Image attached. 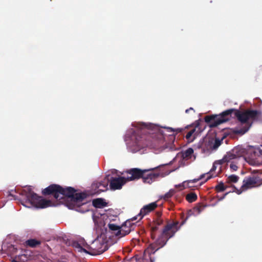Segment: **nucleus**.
Instances as JSON below:
<instances>
[{"mask_svg": "<svg viewBox=\"0 0 262 262\" xmlns=\"http://www.w3.org/2000/svg\"><path fill=\"white\" fill-rule=\"evenodd\" d=\"M21 194L25 198V200L21 202V204L26 207L45 208L52 206V201L38 196L32 191L30 187H28L23 190Z\"/></svg>", "mask_w": 262, "mask_h": 262, "instance_id": "nucleus-4", "label": "nucleus"}, {"mask_svg": "<svg viewBox=\"0 0 262 262\" xmlns=\"http://www.w3.org/2000/svg\"><path fill=\"white\" fill-rule=\"evenodd\" d=\"M93 205L95 208H102L107 206V203L102 198H98L93 200Z\"/></svg>", "mask_w": 262, "mask_h": 262, "instance_id": "nucleus-16", "label": "nucleus"}, {"mask_svg": "<svg viewBox=\"0 0 262 262\" xmlns=\"http://www.w3.org/2000/svg\"><path fill=\"white\" fill-rule=\"evenodd\" d=\"M27 246L34 248L40 244V242L35 239H30L25 242Z\"/></svg>", "mask_w": 262, "mask_h": 262, "instance_id": "nucleus-18", "label": "nucleus"}, {"mask_svg": "<svg viewBox=\"0 0 262 262\" xmlns=\"http://www.w3.org/2000/svg\"><path fill=\"white\" fill-rule=\"evenodd\" d=\"M228 193L229 192H227L225 194H224L223 196H222L220 199H219V200L221 201V200H223L225 198V196L228 194Z\"/></svg>", "mask_w": 262, "mask_h": 262, "instance_id": "nucleus-35", "label": "nucleus"}, {"mask_svg": "<svg viewBox=\"0 0 262 262\" xmlns=\"http://www.w3.org/2000/svg\"><path fill=\"white\" fill-rule=\"evenodd\" d=\"M239 179V178L238 176L234 174H231L227 178L226 182L229 184L235 183L238 181Z\"/></svg>", "mask_w": 262, "mask_h": 262, "instance_id": "nucleus-23", "label": "nucleus"}, {"mask_svg": "<svg viewBox=\"0 0 262 262\" xmlns=\"http://www.w3.org/2000/svg\"><path fill=\"white\" fill-rule=\"evenodd\" d=\"M222 141L219 139H215L213 144V148L216 149L221 144Z\"/></svg>", "mask_w": 262, "mask_h": 262, "instance_id": "nucleus-29", "label": "nucleus"}, {"mask_svg": "<svg viewBox=\"0 0 262 262\" xmlns=\"http://www.w3.org/2000/svg\"><path fill=\"white\" fill-rule=\"evenodd\" d=\"M76 245L75 247L80 249L79 251L91 255L100 254L107 250L106 244L98 239H95L90 245L87 246L88 250L83 248L78 243Z\"/></svg>", "mask_w": 262, "mask_h": 262, "instance_id": "nucleus-6", "label": "nucleus"}, {"mask_svg": "<svg viewBox=\"0 0 262 262\" xmlns=\"http://www.w3.org/2000/svg\"><path fill=\"white\" fill-rule=\"evenodd\" d=\"M238 158L235 154L233 152L232 150L230 151L227 152L226 155L224 156L223 158L219 161V164L222 165L224 163L230 162L231 160L236 159Z\"/></svg>", "mask_w": 262, "mask_h": 262, "instance_id": "nucleus-15", "label": "nucleus"}, {"mask_svg": "<svg viewBox=\"0 0 262 262\" xmlns=\"http://www.w3.org/2000/svg\"><path fill=\"white\" fill-rule=\"evenodd\" d=\"M205 208L204 206H199L194 208V210L198 211L200 213Z\"/></svg>", "mask_w": 262, "mask_h": 262, "instance_id": "nucleus-31", "label": "nucleus"}, {"mask_svg": "<svg viewBox=\"0 0 262 262\" xmlns=\"http://www.w3.org/2000/svg\"><path fill=\"white\" fill-rule=\"evenodd\" d=\"M262 156V150L258 147L248 146L246 147L245 157L251 160H253L257 157Z\"/></svg>", "mask_w": 262, "mask_h": 262, "instance_id": "nucleus-10", "label": "nucleus"}, {"mask_svg": "<svg viewBox=\"0 0 262 262\" xmlns=\"http://www.w3.org/2000/svg\"><path fill=\"white\" fill-rule=\"evenodd\" d=\"M108 227L110 230L113 231H116V232H117L118 231L120 230V229H121V227H120L119 226L111 223L108 224Z\"/></svg>", "mask_w": 262, "mask_h": 262, "instance_id": "nucleus-26", "label": "nucleus"}, {"mask_svg": "<svg viewBox=\"0 0 262 262\" xmlns=\"http://www.w3.org/2000/svg\"><path fill=\"white\" fill-rule=\"evenodd\" d=\"M198 126V124L197 125L195 126V127H192L189 132L190 133H191V134H192L193 136L194 135H195V136L196 135V134H195V132H196V127H197Z\"/></svg>", "mask_w": 262, "mask_h": 262, "instance_id": "nucleus-32", "label": "nucleus"}, {"mask_svg": "<svg viewBox=\"0 0 262 262\" xmlns=\"http://www.w3.org/2000/svg\"><path fill=\"white\" fill-rule=\"evenodd\" d=\"M215 164H216V162H215V163L213 164V166H212V167L211 169V170H210V172H212V171H214V170H215L216 169V166H215Z\"/></svg>", "mask_w": 262, "mask_h": 262, "instance_id": "nucleus-34", "label": "nucleus"}, {"mask_svg": "<svg viewBox=\"0 0 262 262\" xmlns=\"http://www.w3.org/2000/svg\"><path fill=\"white\" fill-rule=\"evenodd\" d=\"M261 184L262 182L260 181V178L259 177L252 175L244 178L243 185L240 189H236L235 186H233V188L236 189V193L239 194L244 191L252 188L258 187Z\"/></svg>", "mask_w": 262, "mask_h": 262, "instance_id": "nucleus-7", "label": "nucleus"}, {"mask_svg": "<svg viewBox=\"0 0 262 262\" xmlns=\"http://www.w3.org/2000/svg\"><path fill=\"white\" fill-rule=\"evenodd\" d=\"M249 129V127H243L242 128H235L233 130V132L235 134H239V135H244L245 134Z\"/></svg>", "mask_w": 262, "mask_h": 262, "instance_id": "nucleus-24", "label": "nucleus"}, {"mask_svg": "<svg viewBox=\"0 0 262 262\" xmlns=\"http://www.w3.org/2000/svg\"><path fill=\"white\" fill-rule=\"evenodd\" d=\"M133 225L130 221H126L121 227L120 230H118L117 232H115V234L117 236L123 237L126 235L128 234L131 230V228Z\"/></svg>", "mask_w": 262, "mask_h": 262, "instance_id": "nucleus-13", "label": "nucleus"}, {"mask_svg": "<svg viewBox=\"0 0 262 262\" xmlns=\"http://www.w3.org/2000/svg\"><path fill=\"white\" fill-rule=\"evenodd\" d=\"M193 153V149L192 148H188L182 153V157L185 159H189L191 158Z\"/></svg>", "mask_w": 262, "mask_h": 262, "instance_id": "nucleus-21", "label": "nucleus"}, {"mask_svg": "<svg viewBox=\"0 0 262 262\" xmlns=\"http://www.w3.org/2000/svg\"><path fill=\"white\" fill-rule=\"evenodd\" d=\"M73 187L63 188L57 184H51L42 191L44 195H52L56 200L66 198L70 201L69 207L75 208L77 211L84 213L90 210V204L85 201L87 194L84 192L76 193Z\"/></svg>", "mask_w": 262, "mask_h": 262, "instance_id": "nucleus-1", "label": "nucleus"}, {"mask_svg": "<svg viewBox=\"0 0 262 262\" xmlns=\"http://www.w3.org/2000/svg\"><path fill=\"white\" fill-rule=\"evenodd\" d=\"M232 150L233 152L235 154L238 158L243 156H245L246 147H243L242 146H237Z\"/></svg>", "mask_w": 262, "mask_h": 262, "instance_id": "nucleus-17", "label": "nucleus"}, {"mask_svg": "<svg viewBox=\"0 0 262 262\" xmlns=\"http://www.w3.org/2000/svg\"><path fill=\"white\" fill-rule=\"evenodd\" d=\"M185 138L188 141L192 142L195 138V135H194V136H193V135L191 134V133L188 132L186 134Z\"/></svg>", "mask_w": 262, "mask_h": 262, "instance_id": "nucleus-27", "label": "nucleus"}, {"mask_svg": "<svg viewBox=\"0 0 262 262\" xmlns=\"http://www.w3.org/2000/svg\"><path fill=\"white\" fill-rule=\"evenodd\" d=\"M164 165H161V166L159 167L158 169H155V170H158L159 168L163 166ZM154 171H155V170H154ZM152 171L153 170L144 172L143 177H142V179L144 183L151 184L159 177V172Z\"/></svg>", "mask_w": 262, "mask_h": 262, "instance_id": "nucleus-11", "label": "nucleus"}, {"mask_svg": "<svg viewBox=\"0 0 262 262\" xmlns=\"http://www.w3.org/2000/svg\"><path fill=\"white\" fill-rule=\"evenodd\" d=\"M207 175H208V177H207V179H206V181L208 180L209 179H210V178H212V176L210 174V173H207Z\"/></svg>", "mask_w": 262, "mask_h": 262, "instance_id": "nucleus-36", "label": "nucleus"}, {"mask_svg": "<svg viewBox=\"0 0 262 262\" xmlns=\"http://www.w3.org/2000/svg\"><path fill=\"white\" fill-rule=\"evenodd\" d=\"M186 200L189 203H192L197 200V195L194 192H190L186 196Z\"/></svg>", "mask_w": 262, "mask_h": 262, "instance_id": "nucleus-22", "label": "nucleus"}, {"mask_svg": "<svg viewBox=\"0 0 262 262\" xmlns=\"http://www.w3.org/2000/svg\"><path fill=\"white\" fill-rule=\"evenodd\" d=\"M192 127V125H187L186 127H185L184 128H172L171 127H165V128L167 130L168 132H176V134H178L179 133H181V132H183L186 129H189V128H190Z\"/></svg>", "mask_w": 262, "mask_h": 262, "instance_id": "nucleus-19", "label": "nucleus"}, {"mask_svg": "<svg viewBox=\"0 0 262 262\" xmlns=\"http://www.w3.org/2000/svg\"><path fill=\"white\" fill-rule=\"evenodd\" d=\"M227 187V185H225L223 182H221L215 186V189L217 192H219L224 191Z\"/></svg>", "mask_w": 262, "mask_h": 262, "instance_id": "nucleus-25", "label": "nucleus"}, {"mask_svg": "<svg viewBox=\"0 0 262 262\" xmlns=\"http://www.w3.org/2000/svg\"><path fill=\"white\" fill-rule=\"evenodd\" d=\"M248 119L255 120L258 118L259 112L256 110H247Z\"/></svg>", "mask_w": 262, "mask_h": 262, "instance_id": "nucleus-20", "label": "nucleus"}, {"mask_svg": "<svg viewBox=\"0 0 262 262\" xmlns=\"http://www.w3.org/2000/svg\"><path fill=\"white\" fill-rule=\"evenodd\" d=\"M161 166L147 169H141L138 168H133L126 170L125 172L127 174L126 180L127 182L139 180L142 178L144 172H148L158 169Z\"/></svg>", "mask_w": 262, "mask_h": 262, "instance_id": "nucleus-8", "label": "nucleus"}, {"mask_svg": "<svg viewBox=\"0 0 262 262\" xmlns=\"http://www.w3.org/2000/svg\"><path fill=\"white\" fill-rule=\"evenodd\" d=\"M9 195L12 196H13V195H12L11 194H9Z\"/></svg>", "mask_w": 262, "mask_h": 262, "instance_id": "nucleus-38", "label": "nucleus"}, {"mask_svg": "<svg viewBox=\"0 0 262 262\" xmlns=\"http://www.w3.org/2000/svg\"><path fill=\"white\" fill-rule=\"evenodd\" d=\"M233 113H234V116L242 123H245L249 120L247 111L241 112L233 108L226 110L219 115L206 116L204 120L210 127L213 128L230 120Z\"/></svg>", "mask_w": 262, "mask_h": 262, "instance_id": "nucleus-3", "label": "nucleus"}, {"mask_svg": "<svg viewBox=\"0 0 262 262\" xmlns=\"http://www.w3.org/2000/svg\"><path fill=\"white\" fill-rule=\"evenodd\" d=\"M185 222V221H183V222L181 223V225H183V224H184Z\"/></svg>", "mask_w": 262, "mask_h": 262, "instance_id": "nucleus-37", "label": "nucleus"}, {"mask_svg": "<svg viewBox=\"0 0 262 262\" xmlns=\"http://www.w3.org/2000/svg\"><path fill=\"white\" fill-rule=\"evenodd\" d=\"M158 206L156 202H152L146 205H145L140 210L139 216L141 219L144 216L154 210Z\"/></svg>", "mask_w": 262, "mask_h": 262, "instance_id": "nucleus-14", "label": "nucleus"}, {"mask_svg": "<svg viewBox=\"0 0 262 262\" xmlns=\"http://www.w3.org/2000/svg\"><path fill=\"white\" fill-rule=\"evenodd\" d=\"M260 181L262 182V179H260Z\"/></svg>", "mask_w": 262, "mask_h": 262, "instance_id": "nucleus-40", "label": "nucleus"}, {"mask_svg": "<svg viewBox=\"0 0 262 262\" xmlns=\"http://www.w3.org/2000/svg\"><path fill=\"white\" fill-rule=\"evenodd\" d=\"M174 190H170L169 192H167L164 196V199L165 200H168L170 198H171L174 194Z\"/></svg>", "mask_w": 262, "mask_h": 262, "instance_id": "nucleus-28", "label": "nucleus"}, {"mask_svg": "<svg viewBox=\"0 0 262 262\" xmlns=\"http://www.w3.org/2000/svg\"><path fill=\"white\" fill-rule=\"evenodd\" d=\"M127 182L126 178L123 177L114 178L110 177V186L111 189H120Z\"/></svg>", "mask_w": 262, "mask_h": 262, "instance_id": "nucleus-9", "label": "nucleus"}, {"mask_svg": "<svg viewBox=\"0 0 262 262\" xmlns=\"http://www.w3.org/2000/svg\"><path fill=\"white\" fill-rule=\"evenodd\" d=\"M193 111V112H194V109L192 108V107H190L188 109H187L186 111H185V113H189L190 111Z\"/></svg>", "mask_w": 262, "mask_h": 262, "instance_id": "nucleus-33", "label": "nucleus"}, {"mask_svg": "<svg viewBox=\"0 0 262 262\" xmlns=\"http://www.w3.org/2000/svg\"><path fill=\"white\" fill-rule=\"evenodd\" d=\"M157 216L151 224L150 235L152 239L156 238L158 233V238L155 242L149 245L145 250V253L149 255L154 254L157 250L163 247L167 243L168 240L173 237L175 233L178 231L180 226H178L179 222H172L167 223L162 230L159 232V227L164 225V220L161 217V213L157 212Z\"/></svg>", "mask_w": 262, "mask_h": 262, "instance_id": "nucleus-2", "label": "nucleus"}, {"mask_svg": "<svg viewBox=\"0 0 262 262\" xmlns=\"http://www.w3.org/2000/svg\"><path fill=\"white\" fill-rule=\"evenodd\" d=\"M196 181L194 180L192 181V182H195Z\"/></svg>", "mask_w": 262, "mask_h": 262, "instance_id": "nucleus-39", "label": "nucleus"}, {"mask_svg": "<svg viewBox=\"0 0 262 262\" xmlns=\"http://www.w3.org/2000/svg\"><path fill=\"white\" fill-rule=\"evenodd\" d=\"M230 168L232 171H236L238 169V166L235 163L231 162L230 165Z\"/></svg>", "mask_w": 262, "mask_h": 262, "instance_id": "nucleus-30", "label": "nucleus"}, {"mask_svg": "<svg viewBox=\"0 0 262 262\" xmlns=\"http://www.w3.org/2000/svg\"><path fill=\"white\" fill-rule=\"evenodd\" d=\"M136 128V130L134 132L132 136V139L135 140V143L138 147H141L142 145V139L144 138L143 135H139L140 133H150L146 132L145 130L152 129L154 125L151 123H146L143 122L136 123L133 125Z\"/></svg>", "mask_w": 262, "mask_h": 262, "instance_id": "nucleus-5", "label": "nucleus"}, {"mask_svg": "<svg viewBox=\"0 0 262 262\" xmlns=\"http://www.w3.org/2000/svg\"><path fill=\"white\" fill-rule=\"evenodd\" d=\"M110 176L107 175L104 179L98 182H96L93 184V188L97 189V192H100L104 191L107 189V186L110 182Z\"/></svg>", "mask_w": 262, "mask_h": 262, "instance_id": "nucleus-12", "label": "nucleus"}]
</instances>
